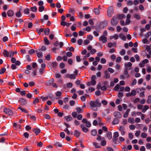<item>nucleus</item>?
Segmentation results:
<instances>
[{"label": "nucleus", "mask_w": 151, "mask_h": 151, "mask_svg": "<svg viewBox=\"0 0 151 151\" xmlns=\"http://www.w3.org/2000/svg\"><path fill=\"white\" fill-rule=\"evenodd\" d=\"M111 23L113 26H116L118 23L117 17L116 16H113L111 20Z\"/></svg>", "instance_id": "f257e3e1"}, {"label": "nucleus", "mask_w": 151, "mask_h": 151, "mask_svg": "<svg viewBox=\"0 0 151 151\" xmlns=\"http://www.w3.org/2000/svg\"><path fill=\"white\" fill-rule=\"evenodd\" d=\"M114 12L113 7H110L109 8L107 12V16L109 17H111Z\"/></svg>", "instance_id": "f03ea898"}, {"label": "nucleus", "mask_w": 151, "mask_h": 151, "mask_svg": "<svg viewBox=\"0 0 151 151\" xmlns=\"http://www.w3.org/2000/svg\"><path fill=\"white\" fill-rule=\"evenodd\" d=\"M4 112L6 114L10 115H12L13 114V111L9 109L5 108L4 109Z\"/></svg>", "instance_id": "7ed1b4c3"}, {"label": "nucleus", "mask_w": 151, "mask_h": 151, "mask_svg": "<svg viewBox=\"0 0 151 151\" xmlns=\"http://www.w3.org/2000/svg\"><path fill=\"white\" fill-rule=\"evenodd\" d=\"M90 106L92 107V109L95 111H97L98 109L96 107V105L95 103V102L94 101H91L90 104Z\"/></svg>", "instance_id": "20e7f679"}, {"label": "nucleus", "mask_w": 151, "mask_h": 151, "mask_svg": "<svg viewBox=\"0 0 151 151\" xmlns=\"http://www.w3.org/2000/svg\"><path fill=\"white\" fill-rule=\"evenodd\" d=\"M96 78L95 75H93L92 76L90 82L92 85L94 86L96 84V82L95 81Z\"/></svg>", "instance_id": "39448f33"}, {"label": "nucleus", "mask_w": 151, "mask_h": 151, "mask_svg": "<svg viewBox=\"0 0 151 151\" xmlns=\"http://www.w3.org/2000/svg\"><path fill=\"white\" fill-rule=\"evenodd\" d=\"M99 41H101L103 43H105L107 41V37L104 36H101L99 39Z\"/></svg>", "instance_id": "423d86ee"}, {"label": "nucleus", "mask_w": 151, "mask_h": 151, "mask_svg": "<svg viewBox=\"0 0 151 151\" xmlns=\"http://www.w3.org/2000/svg\"><path fill=\"white\" fill-rule=\"evenodd\" d=\"M82 122L83 123L86 124V126L88 127H90L91 126V123L89 121H88L86 119H83L82 120Z\"/></svg>", "instance_id": "0eeeda50"}, {"label": "nucleus", "mask_w": 151, "mask_h": 151, "mask_svg": "<svg viewBox=\"0 0 151 151\" xmlns=\"http://www.w3.org/2000/svg\"><path fill=\"white\" fill-rule=\"evenodd\" d=\"M132 64L130 62H128L127 63H126L124 66L126 68V69L130 70L132 68Z\"/></svg>", "instance_id": "6e6552de"}, {"label": "nucleus", "mask_w": 151, "mask_h": 151, "mask_svg": "<svg viewBox=\"0 0 151 151\" xmlns=\"http://www.w3.org/2000/svg\"><path fill=\"white\" fill-rule=\"evenodd\" d=\"M114 116L117 118H120L122 117L121 113L117 111H115L114 113Z\"/></svg>", "instance_id": "1a4fd4ad"}, {"label": "nucleus", "mask_w": 151, "mask_h": 151, "mask_svg": "<svg viewBox=\"0 0 151 151\" xmlns=\"http://www.w3.org/2000/svg\"><path fill=\"white\" fill-rule=\"evenodd\" d=\"M80 127L82 129V131L86 133L88 131V129L85 127L83 124L80 125Z\"/></svg>", "instance_id": "9d476101"}, {"label": "nucleus", "mask_w": 151, "mask_h": 151, "mask_svg": "<svg viewBox=\"0 0 151 151\" xmlns=\"http://www.w3.org/2000/svg\"><path fill=\"white\" fill-rule=\"evenodd\" d=\"M19 102L20 103L23 105H24L27 104L26 100L23 99L21 98L20 99Z\"/></svg>", "instance_id": "9b49d317"}, {"label": "nucleus", "mask_w": 151, "mask_h": 151, "mask_svg": "<svg viewBox=\"0 0 151 151\" xmlns=\"http://www.w3.org/2000/svg\"><path fill=\"white\" fill-rule=\"evenodd\" d=\"M116 16L117 17L118 19H122L125 18V16L124 14H118Z\"/></svg>", "instance_id": "f8f14e48"}, {"label": "nucleus", "mask_w": 151, "mask_h": 151, "mask_svg": "<svg viewBox=\"0 0 151 151\" xmlns=\"http://www.w3.org/2000/svg\"><path fill=\"white\" fill-rule=\"evenodd\" d=\"M14 14L13 11L11 10H9L7 12V14L9 17H12Z\"/></svg>", "instance_id": "ddd939ff"}, {"label": "nucleus", "mask_w": 151, "mask_h": 151, "mask_svg": "<svg viewBox=\"0 0 151 151\" xmlns=\"http://www.w3.org/2000/svg\"><path fill=\"white\" fill-rule=\"evenodd\" d=\"M66 77L69 78L71 79H75L76 78V76L74 74H68L66 76Z\"/></svg>", "instance_id": "4468645a"}, {"label": "nucleus", "mask_w": 151, "mask_h": 151, "mask_svg": "<svg viewBox=\"0 0 151 151\" xmlns=\"http://www.w3.org/2000/svg\"><path fill=\"white\" fill-rule=\"evenodd\" d=\"M80 134V132L77 130H75L74 132V135L77 137H79Z\"/></svg>", "instance_id": "2eb2a0df"}, {"label": "nucleus", "mask_w": 151, "mask_h": 151, "mask_svg": "<svg viewBox=\"0 0 151 151\" xmlns=\"http://www.w3.org/2000/svg\"><path fill=\"white\" fill-rule=\"evenodd\" d=\"M118 35L117 34H115L114 35L111 36L109 38L110 40H111L113 39L116 40L118 38Z\"/></svg>", "instance_id": "dca6fc26"}, {"label": "nucleus", "mask_w": 151, "mask_h": 151, "mask_svg": "<svg viewBox=\"0 0 151 151\" xmlns=\"http://www.w3.org/2000/svg\"><path fill=\"white\" fill-rule=\"evenodd\" d=\"M116 43H112L110 42L108 44V46L109 47L111 48L112 46L115 47L116 46Z\"/></svg>", "instance_id": "f3484780"}, {"label": "nucleus", "mask_w": 151, "mask_h": 151, "mask_svg": "<svg viewBox=\"0 0 151 151\" xmlns=\"http://www.w3.org/2000/svg\"><path fill=\"white\" fill-rule=\"evenodd\" d=\"M3 54L6 57H8L9 55V51H7L6 50H4L3 52Z\"/></svg>", "instance_id": "a211bd4d"}, {"label": "nucleus", "mask_w": 151, "mask_h": 151, "mask_svg": "<svg viewBox=\"0 0 151 151\" xmlns=\"http://www.w3.org/2000/svg\"><path fill=\"white\" fill-rule=\"evenodd\" d=\"M104 75L105 77L106 78H108L110 77V74L108 73V71L107 70H105L104 71Z\"/></svg>", "instance_id": "6ab92c4d"}, {"label": "nucleus", "mask_w": 151, "mask_h": 151, "mask_svg": "<svg viewBox=\"0 0 151 151\" xmlns=\"http://www.w3.org/2000/svg\"><path fill=\"white\" fill-rule=\"evenodd\" d=\"M65 119L67 122L70 121L72 120V118L70 116H67L65 117Z\"/></svg>", "instance_id": "aec40b11"}, {"label": "nucleus", "mask_w": 151, "mask_h": 151, "mask_svg": "<svg viewBox=\"0 0 151 151\" xmlns=\"http://www.w3.org/2000/svg\"><path fill=\"white\" fill-rule=\"evenodd\" d=\"M45 34L46 35H48L50 32V30L49 28H47L44 30Z\"/></svg>", "instance_id": "412c9836"}, {"label": "nucleus", "mask_w": 151, "mask_h": 151, "mask_svg": "<svg viewBox=\"0 0 151 151\" xmlns=\"http://www.w3.org/2000/svg\"><path fill=\"white\" fill-rule=\"evenodd\" d=\"M76 110L77 113L78 114L82 113L83 111V109H82L81 108L79 107L76 108Z\"/></svg>", "instance_id": "4be33fe9"}, {"label": "nucleus", "mask_w": 151, "mask_h": 151, "mask_svg": "<svg viewBox=\"0 0 151 151\" xmlns=\"http://www.w3.org/2000/svg\"><path fill=\"white\" fill-rule=\"evenodd\" d=\"M149 108V106L147 105H145L144 106L142 110V111L145 113L147 110H148Z\"/></svg>", "instance_id": "5701e85b"}, {"label": "nucleus", "mask_w": 151, "mask_h": 151, "mask_svg": "<svg viewBox=\"0 0 151 151\" xmlns=\"http://www.w3.org/2000/svg\"><path fill=\"white\" fill-rule=\"evenodd\" d=\"M44 41L45 42V44L46 45H49L50 42L49 40L47 39V37H45L44 38Z\"/></svg>", "instance_id": "b1692460"}, {"label": "nucleus", "mask_w": 151, "mask_h": 151, "mask_svg": "<svg viewBox=\"0 0 151 151\" xmlns=\"http://www.w3.org/2000/svg\"><path fill=\"white\" fill-rule=\"evenodd\" d=\"M107 137L109 139H111L112 137L111 133L110 132H108L107 134Z\"/></svg>", "instance_id": "393cba45"}, {"label": "nucleus", "mask_w": 151, "mask_h": 151, "mask_svg": "<svg viewBox=\"0 0 151 151\" xmlns=\"http://www.w3.org/2000/svg\"><path fill=\"white\" fill-rule=\"evenodd\" d=\"M93 12L96 15H98L99 14V9L97 8H94L93 10Z\"/></svg>", "instance_id": "a878e982"}, {"label": "nucleus", "mask_w": 151, "mask_h": 151, "mask_svg": "<svg viewBox=\"0 0 151 151\" xmlns=\"http://www.w3.org/2000/svg\"><path fill=\"white\" fill-rule=\"evenodd\" d=\"M134 118L129 117L128 118V122L131 124H133L134 123Z\"/></svg>", "instance_id": "bb28decb"}, {"label": "nucleus", "mask_w": 151, "mask_h": 151, "mask_svg": "<svg viewBox=\"0 0 151 151\" xmlns=\"http://www.w3.org/2000/svg\"><path fill=\"white\" fill-rule=\"evenodd\" d=\"M44 29L43 28H37L36 29V30L39 34H40L41 32L44 31Z\"/></svg>", "instance_id": "cd10ccee"}, {"label": "nucleus", "mask_w": 151, "mask_h": 151, "mask_svg": "<svg viewBox=\"0 0 151 151\" xmlns=\"http://www.w3.org/2000/svg\"><path fill=\"white\" fill-rule=\"evenodd\" d=\"M18 109L21 110L22 111L26 113H27V110L25 109L24 108H22L21 106H19L18 107Z\"/></svg>", "instance_id": "c85d7f7f"}, {"label": "nucleus", "mask_w": 151, "mask_h": 151, "mask_svg": "<svg viewBox=\"0 0 151 151\" xmlns=\"http://www.w3.org/2000/svg\"><path fill=\"white\" fill-rule=\"evenodd\" d=\"M119 37L124 40H126V36L123 35L122 34H120L119 35Z\"/></svg>", "instance_id": "c756f323"}, {"label": "nucleus", "mask_w": 151, "mask_h": 151, "mask_svg": "<svg viewBox=\"0 0 151 151\" xmlns=\"http://www.w3.org/2000/svg\"><path fill=\"white\" fill-rule=\"evenodd\" d=\"M126 54V51L124 49H122L120 52V54L121 55H124Z\"/></svg>", "instance_id": "7c9ffc66"}, {"label": "nucleus", "mask_w": 151, "mask_h": 151, "mask_svg": "<svg viewBox=\"0 0 151 151\" xmlns=\"http://www.w3.org/2000/svg\"><path fill=\"white\" fill-rule=\"evenodd\" d=\"M33 131L37 135H38V134L40 132V129L37 128L35 129Z\"/></svg>", "instance_id": "2f4dec72"}, {"label": "nucleus", "mask_w": 151, "mask_h": 151, "mask_svg": "<svg viewBox=\"0 0 151 151\" xmlns=\"http://www.w3.org/2000/svg\"><path fill=\"white\" fill-rule=\"evenodd\" d=\"M14 54V52H13L12 50H10L9 51V57L11 58L12 57Z\"/></svg>", "instance_id": "473e14b6"}, {"label": "nucleus", "mask_w": 151, "mask_h": 151, "mask_svg": "<svg viewBox=\"0 0 151 151\" xmlns=\"http://www.w3.org/2000/svg\"><path fill=\"white\" fill-rule=\"evenodd\" d=\"M120 87L119 85V84H117L114 88V90L116 91H118L119 88Z\"/></svg>", "instance_id": "72a5a7b5"}, {"label": "nucleus", "mask_w": 151, "mask_h": 151, "mask_svg": "<svg viewBox=\"0 0 151 151\" xmlns=\"http://www.w3.org/2000/svg\"><path fill=\"white\" fill-rule=\"evenodd\" d=\"M147 134L144 132H142L141 134V137L143 138H146L147 136Z\"/></svg>", "instance_id": "f704fd0d"}, {"label": "nucleus", "mask_w": 151, "mask_h": 151, "mask_svg": "<svg viewBox=\"0 0 151 151\" xmlns=\"http://www.w3.org/2000/svg\"><path fill=\"white\" fill-rule=\"evenodd\" d=\"M91 134L93 136H95L97 133V131L96 130H92L91 132Z\"/></svg>", "instance_id": "c9c22d12"}, {"label": "nucleus", "mask_w": 151, "mask_h": 151, "mask_svg": "<svg viewBox=\"0 0 151 151\" xmlns=\"http://www.w3.org/2000/svg\"><path fill=\"white\" fill-rule=\"evenodd\" d=\"M31 10L33 12H35L37 10V8L36 7H32L30 8Z\"/></svg>", "instance_id": "e433bc0d"}, {"label": "nucleus", "mask_w": 151, "mask_h": 151, "mask_svg": "<svg viewBox=\"0 0 151 151\" xmlns=\"http://www.w3.org/2000/svg\"><path fill=\"white\" fill-rule=\"evenodd\" d=\"M24 12L25 14H28L29 13V9L28 8L24 9Z\"/></svg>", "instance_id": "4c0bfd02"}, {"label": "nucleus", "mask_w": 151, "mask_h": 151, "mask_svg": "<svg viewBox=\"0 0 151 151\" xmlns=\"http://www.w3.org/2000/svg\"><path fill=\"white\" fill-rule=\"evenodd\" d=\"M6 71V69L3 68L0 70V74H3Z\"/></svg>", "instance_id": "58836bf2"}, {"label": "nucleus", "mask_w": 151, "mask_h": 151, "mask_svg": "<svg viewBox=\"0 0 151 151\" xmlns=\"http://www.w3.org/2000/svg\"><path fill=\"white\" fill-rule=\"evenodd\" d=\"M73 86V84L71 83H68L67 84L66 87L68 88H71Z\"/></svg>", "instance_id": "ea45409f"}, {"label": "nucleus", "mask_w": 151, "mask_h": 151, "mask_svg": "<svg viewBox=\"0 0 151 151\" xmlns=\"http://www.w3.org/2000/svg\"><path fill=\"white\" fill-rule=\"evenodd\" d=\"M39 102V99L37 98H36L33 101V103L34 104H36L38 103Z\"/></svg>", "instance_id": "a19ab883"}, {"label": "nucleus", "mask_w": 151, "mask_h": 151, "mask_svg": "<svg viewBox=\"0 0 151 151\" xmlns=\"http://www.w3.org/2000/svg\"><path fill=\"white\" fill-rule=\"evenodd\" d=\"M146 147L147 149H150L151 148V144L147 143L146 145Z\"/></svg>", "instance_id": "79ce46f5"}, {"label": "nucleus", "mask_w": 151, "mask_h": 151, "mask_svg": "<svg viewBox=\"0 0 151 151\" xmlns=\"http://www.w3.org/2000/svg\"><path fill=\"white\" fill-rule=\"evenodd\" d=\"M99 31H94L93 34L95 36L97 37L99 35Z\"/></svg>", "instance_id": "37998d69"}, {"label": "nucleus", "mask_w": 151, "mask_h": 151, "mask_svg": "<svg viewBox=\"0 0 151 151\" xmlns=\"http://www.w3.org/2000/svg\"><path fill=\"white\" fill-rule=\"evenodd\" d=\"M137 83V80L136 79H134L132 81V83L131 84V86H133L136 85Z\"/></svg>", "instance_id": "c03bdc74"}, {"label": "nucleus", "mask_w": 151, "mask_h": 151, "mask_svg": "<svg viewBox=\"0 0 151 151\" xmlns=\"http://www.w3.org/2000/svg\"><path fill=\"white\" fill-rule=\"evenodd\" d=\"M119 121L117 119H114L113 121V123L114 124L119 123Z\"/></svg>", "instance_id": "a18cd8bd"}, {"label": "nucleus", "mask_w": 151, "mask_h": 151, "mask_svg": "<svg viewBox=\"0 0 151 151\" xmlns=\"http://www.w3.org/2000/svg\"><path fill=\"white\" fill-rule=\"evenodd\" d=\"M44 9V7L43 6H40L39 8V11L40 12H42Z\"/></svg>", "instance_id": "49530a36"}, {"label": "nucleus", "mask_w": 151, "mask_h": 151, "mask_svg": "<svg viewBox=\"0 0 151 151\" xmlns=\"http://www.w3.org/2000/svg\"><path fill=\"white\" fill-rule=\"evenodd\" d=\"M119 136V134L117 132H115L114 133V135L113 136L114 138H117Z\"/></svg>", "instance_id": "de8ad7c7"}, {"label": "nucleus", "mask_w": 151, "mask_h": 151, "mask_svg": "<svg viewBox=\"0 0 151 151\" xmlns=\"http://www.w3.org/2000/svg\"><path fill=\"white\" fill-rule=\"evenodd\" d=\"M147 103L150 104L151 102V95H149L148 96V99L147 101Z\"/></svg>", "instance_id": "09e8293b"}, {"label": "nucleus", "mask_w": 151, "mask_h": 151, "mask_svg": "<svg viewBox=\"0 0 151 151\" xmlns=\"http://www.w3.org/2000/svg\"><path fill=\"white\" fill-rule=\"evenodd\" d=\"M106 62V60L104 58H101V63L102 64H105Z\"/></svg>", "instance_id": "8fccbe9b"}, {"label": "nucleus", "mask_w": 151, "mask_h": 151, "mask_svg": "<svg viewBox=\"0 0 151 151\" xmlns=\"http://www.w3.org/2000/svg\"><path fill=\"white\" fill-rule=\"evenodd\" d=\"M77 93L79 95H83L84 94V91H82L81 90L78 91H77Z\"/></svg>", "instance_id": "3c124183"}, {"label": "nucleus", "mask_w": 151, "mask_h": 151, "mask_svg": "<svg viewBox=\"0 0 151 151\" xmlns=\"http://www.w3.org/2000/svg\"><path fill=\"white\" fill-rule=\"evenodd\" d=\"M35 51L34 49H31L28 51V53L29 54L32 55L34 53Z\"/></svg>", "instance_id": "603ef678"}, {"label": "nucleus", "mask_w": 151, "mask_h": 151, "mask_svg": "<svg viewBox=\"0 0 151 151\" xmlns=\"http://www.w3.org/2000/svg\"><path fill=\"white\" fill-rule=\"evenodd\" d=\"M142 42L144 44H148L149 43V42L147 40V39H145L142 40Z\"/></svg>", "instance_id": "864d4df0"}, {"label": "nucleus", "mask_w": 151, "mask_h": 151, "mask_svg": "<svg viewBox=\"0 0 151 151\" xmlns=\"http://www.w3.org/2000/svg\"><path fill=\"white\" fill-rule=\"evenodd\" d=\"M140 133V131L139 130H138L136 132L135 134V135L136 137H138Z\"/></svg>", "instance_id": "5fc2aeb1"}, {"label": "nucleus", "mask_w": 151, "mask_h": 151, "mask_svg": "<svg viewBox=\"0 0 151 151\" xmlns=\"http://www.w3.org/2000/svg\"><path fill=\"white\" fill-rule=\"evenodd\" d=\"M65 64L63 63H61L59 65V67L61 68H63L65 67Z\"/></svg>", "instance_id": "6e6d98bb"}, {"label": "nucleus", "mask_w": 151, "mask_h": 151, "mask_svg": "<svg viewBox=\"0 0 151 151\" xmlns=\"http://www.w3.org/2000/svg\"><path fill=\"white\" fill-rule=\"evenodd\" d=\"M130 93L132 96H134L136 94V91L134 90H132Z\"/></svg>", "instance_id": "4d7b16f0"}, {"label": "nucleus", "mask_w": 151, "mask_h": 151, "mask_svg": "<svg viewBox=\"0 0 151 151\" xmlns=\"http://www.w3.org/2000/svg\"><path fill=\"white\" fill-rule=\"evenodd\" d=\"M82 114H78L77 116V119L79 120H82Z\"/></svg>", "instance_id": "13d9d810"}, {"label": "nucleus", "mask_w": 151, "mask_h": 151, "mask_svg": "<svg viewBox=\"0 0 151 151\" xmlns=\"http://www.w3.org/2000/svg\"><path fill=\"white\" fill-rule=\"evenodd\" d=\"M101 103L104 105H107L108 104L107 102L105 100H102L101 101Z\"/></svg>", "instance_id": "bf43d9fd"}, {"label": "nucleus", "mask_w": 151, "mask_h": 151, "mask_svg": "<svg viewBox=\"0 0 151 151\" xmlns=\"http://www.w3.org/2000/svg\"><path fill=\"white\" fill-rule=\"evenodd\" d=\"M48 96L46 97L41 96L40 98L42 99L43 101H45L48 99Z\"/></svg>", "instance_id": "052dcab7"}, {"label": "nucleus", "mask_w": 151, "mask_h": 151, "mask_svg": "<svg viewBox=\"0 0 151 151\" xmlns=\"http://www.w3.org/2000/svg\"><path fill=\"white\" fill-rule=\"evenodd\" d=\"M108 71L111 73H113L114 72V70L111 68H109L108 69Z\"/></svg>", "instance_id": "680f3d73"}, {"label": "nucleus", "mask_w": 151, "mask_h": 151, "mask_svg": "<svg viewBox=\"0 0 151 151\" xmlns=\"http://www.w3.org/2000/svg\"><path fill=\"white\" fill-rule=\"evenodd\" d=\"M37 56L39 58H41L42 57V52H40L37 54Z\"/></svg>", "instance_id": "e2e57ef3"}, {"label": "nucleus", "mask_w": 151, "mask_h": 151, "mask_svg": "<svg viewBox=\"0 0 151 151\" xmlns=\"http://www.w3.org/2000/svg\"><path fill=\"white\" fill-rule=\"evenodd\" d=\"M131 50L134 53H137V48H136L133 47L132 48Z\"/></svg>", "instance_id": "0e129e2a"}, {"label": "nucleus", "mask_w": 151, "mask_h": 151, "mask_svg": "<svg viewBox=\"0 0 151 151\" xmlns=\"http://www.w3.org/2000/svg\"><path fill=\"white\" fill-rule=\"evenodd\" d=\"M77 115V113L75 112H73L72 113V115L73 118H76Z\"/></svg>", "instance_id": "69168bd1"}, {"label": "nucleus", "mask_w": 151, "mask_h": 151, "mask_svg": "<svg viewBox=\"0 0 151 151\" xmlns=\"http://www.w3.org/2000/svg\"><path fill=\"white\" fill-rule=\"evenodd\" d=\"M16 16L17 17H20L21 16V14L20 11L17 12L16 14Z\"/></svg>", "instance_id": "338daca9"}, {"label": "nucleus", "mask_w": 151, "mask_h": 151, "mask_svg": "<svg viewBox=\"0 0 151 151\" xmlns=\"http://www.w3.org/2000/svg\"><path fill=\"white\" fill-rule=\"evenodd\" d=\"M66 55L68 57H70L73 55L72 53L70 52H68L66 53Z\"/></svg>", "instance_id": "774afa93"}]
</instances>
